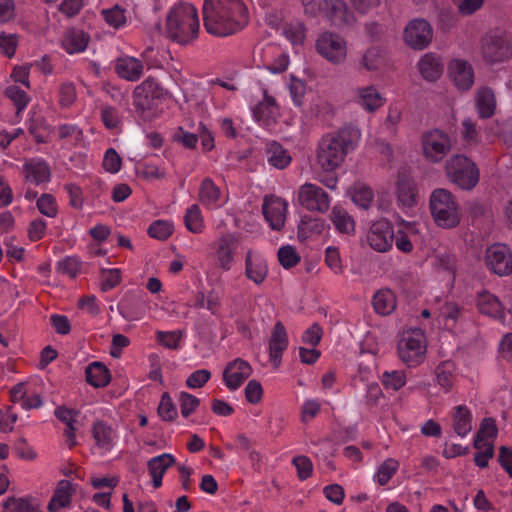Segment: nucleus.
<instances>
[{"label": "nucleus", "instance_id": "nucleus-21", "mask_svg": "<svg viewBox=\"0 0 512 512\" xmlns=\"http://www.w3.org/2000/svg\"><path fill=\"white\" fill-rule=\"evenodd\" d=\"M176 459L169 453H163L159 456L151 458L147 462V468L150 476L152 477V484L154 488H159L162 485V479L167 469L173 466Z\"/></svg>", "mask_w": 512, "mask_h": 512}, {"label": "nucleus", "instance_id": "nucleus-45", "mask_svg": "<svg viewBox=\"0 0 512 512\" xmlns=\"http://www.w3.org/2000/svg\"><path fill=\"white\" fill-rule=\"evenodd\" d=\"M157 412L163 421L171 422L176 419L178 412L170 395L167 392L163 393L157 408Z\"/></svg>", "mask_w": 512, "mask_h": 512}, {"label": "nucleus", "instance_id": "nucleus-57", "mask_svg": "<svg viewBox=\"0 0 512 512\" xmlns=\"http://www.w3.org/2000/svg\"><path fill=\"white\" fill-rule=\"evenodd\" d=\"M37 208L47 217H55L57 214V205L51 194H42L37 200Z\"/></svg>", "mask_w": 512, "mask_h": 512}, {"label": "nucleus", "instance_id": "nucleus-28", "mask_svg": "<svg viewBox=\"0 0 512 512\" xmlns=\"http://www.w3.org/2000/svg\"><path fill=\"white\" fill-rule=\"evenodd\" d=\"M87 383L95 388L107 386L111 381V373L102 362H92L85 369Z\"/></svg>", "mask_w": 512, "mask_h": 512}, {"label": "nucleus", "instance_id": "nucleus-22", "mask_svg": "<svg viewBox=\"0 0 512 512\" xmlns=\"http://www.w3.org/2000/svg\"><path fill=\"white\" fill-rule=\"evenodd\" d=\"M268 274V267L266 261L260 256H253L251 251H248L245 259V275L248 279L252 280L255 284H262Z\"/></svg>", "mask_w": 512, "mask_h": 512}, {"label": "nucleus", "instance_id": "nucleus-3", "mask_svg": "<svg viewBox=\"0 0 512 512\" xmlns=\"http://www.w3.org/2000/svg\"><path fill=\"white\" fill-rule=\"evenodd\" d=\"M199 31L196 8L189 3L174 6L166 17V36L181 45L195 40Z\"/></svg>", "mask_w": 512, "mask_h": 512}, {"label": "nucleus", "instance_id": "nucleus-12", "mask_svg": "<svg viewBox=\"0 0 512 512\" xmlns=\"http://www.w3.org/2000/svg\"><path fill=\"white\" fill-rule=\"evenodd\" d=\"M395 234L392 224L386 219L375 221L366 235L369 246L377 252H386L391 249Z\"/></svg>", "mask_w": 512, "mask_h": 512}, {"label": "nucleus", "instance_id": "nucleus-34", "mask_svg": "<svg viewBox=\"0 0 512 512\" xmlns=\"http://www.w3.org/2000/svg\"><path fill=\"white\" fill-rule=\"evenodd\" d=\"M374 310L379 315H389L396 307V297L390 289H381L373 297Z\"/></svg>", "mask_w": 512, "mask_h": 512}, {"label": "nucleus", "instance_id": "nucleus-63", "mask_svg": "<svg viewBox=\"0 0 512 512\" xmlns=\"http://www.w3.org/2000/svg\"><path fill=\"white\" fill-rule=\"evenodd\" d=\"M57 269L59 272L74 278L79 272L80 262L76 257H66L58 262Z\"/></svg>", "mask_w": 512, "mask_h": 512}, {"label": "nucleus", "instance_id": "nucleus-23", "mask_svg": "<svg viewBox=\"0 0 512 512\" xmlns=\"http://www.w3.org/2000/svg\"><path fill=\"white\" fill-rule=\"evenodd\" d=\"M115 72L123 79L137 81L143 73V64L134 57H121L116 61Z\"/></svg>", "mask_w": 512, "mask_h": 512}, {"label": "nucleus", "instance_id": "nucleus-20", "mask_svg": "<svg viewBox=\"0 0 512 512\" xmlns=\"http://www.w3.org/2000/svg\"><path fill=\"white\" fill-rule=\"evenodd\" d=\"M418 69L425 80L433 82L442 75L444 63L438 54L429 52L420 58Z\"/></svg>", "mask_w": 512, "mask_h": 512}, {"label": "nucleus", "instance_id": "nucleus-13", "mask_svg": "<svg viewBox=\"0 0 512 512\" xmlns=\"http://www.w3.org/2000/svg\"><path fill=\"white\" fill-rule=\"evenodd\" d=\"M298 200L309 211L326 212L330 205L328 194L319 186L306 183L300 187Z\"/></svg>", "mask_w": 512, "mask_h": 512}, {"label": "nucleus", "instance_id": "nucleus-30", "mask_svg": "<svg viewBox=\"0 0 512 512\" xmlns=\"http://www.w3.org/2000/svg\"><path fill=\"white\" fill-rule=\"evenodd\" d=\"M476 108L480 118L487 119L494 115L496 99L493 90L489 87H482L476 95Z\"/></svg>", "mask_w": 512, "mask_h": 512}, {"label": "nucleus", "instance_id": "nucleus-1", "mask_svg": "<svg viewBox=\"0 0 512 512\" xmlns=\"http://www.w3.org/2000/svg\"><path fill=\"white\" fill-rule=\"evenodd\" d=\"M203 19L209 34L225 37L242 30L249 17L242 0H205Z\"/></svg>", "mask_w": 512, "mask_h": 512}, {"label": "nucleus", "instance_id": "nucleus-46", "mask_svg": "<svg viewBox=\"0 0 512 512\" xmlns=\"http://www.w3.org/2000/svg\"><path fill=\"white\" fill-rule=\"evenodd\" d=\"M147 233L152 238L164 241L172 235L173 225L164 220H156L149 226Z\"/></svg>", "mask_w": 512, "mask_h": 512}, {"label": "nucleus", "instance_id": "nucleus-55", "mask_svg": "<svg viewBox=\"0 0 512 512\" xmlns=\"http://www.w3.org/2000/svg\"><path fill=\"white\" fill-rule=\"evenodd\" d=\"M285 36L293 45H302L306 37V28L304 24L298 22L290 24L285 28Z\"/></svg>", "mask_w": 512, "mask_h": 512}, {"label": "nucleus", "instance_id": "nucleus-49", "mask_svg": "<svg viewBox=\"0 0 512 512\" xmlns=\"http://www.w3.org/2000/svg\"><path fill=\"white\" fill-rule=\"evenodd\" d=\"M183 337L182 330H175L169 332L157 331L156 339L164 347L172 350H177L180 347V341Z\"/></svg>", "mask_w": 512, "mask_h": 512}, {"label": "nucleus", "instance_id": "nucleus-35", "mask_svg": "<svg viewBox=\"0 0 512 512\" xmlns=\"http://www.w3.org/2000/svg\"><path fill=\"white\" fill-rule=\"evenodd\" d=\"M71 483L68 480H61L57 489L48 504L50 512H56L60 508L65 507L70 502Z\"/></svg>", "mask_w": 512, "mask_h": 512}, {"label": "nucleus", "instance_id": "nucleus-33", "mask_svg": "<svg viewBox=\"0 0 512 512\" xmlns=\"http://www.w3.org/2000/svg\"><path fill=\"white\" fill-rule=\"evenodd\" d=\"M89 42V35L82 30L72 29L63 39V48L69 53L83 52Z\"/></svg>", "mask_w": 512, "mask_h": 512}, {"label": "nucleus", "instance_id": "nucleus-6", "mask_svg": "<svg viewBox=\"0 0 512 512\" xmlns=\"http://www.w3.org/2000/svg\"><path fill=\"white\" fill-rule=\"evenodd\" d=\"M445 174L450 182L462 190H471L479 182V169L475 162L462 154L451 156L445 163Z\"/></svg>", "mask_w": 512, "mask_h": 512}, {"label": "nucleus", "instance_id": "nucleus-14", "mask_svg": "<svg viewBox=\"0 0 512 512\" xmlns=\"http://www.w3.org/2000/svg\"><path fill=\"white\" fill-rule=\"evenodd\" d=\"M485 261L487 266L499 276L512 273V254L504 244H493L487 248Z\"/></svg>", "mask_w": 512, "mask_h": 512}, {"label": "nucleus", "instance_id": "nucleus-53", "mask_svg": "<svg viewBox=\"0 0 512 512\" xmlns=\"http://www.w3.org/2000/svg\"><path fill=\"white\" fill-rule=\"evenodd\" d=\"M179 404L182 416L187 418L196 411L200 405V399L187 392H181L179 395Z\"/></svg>", "mask_w": 512, "mask_h": 512}, {"label": "nucleus", "instance_id": "nucleus-4", "mask_svg": "<svg viewBox=\"0 0 512 512\" xmlns=\"http://www.w3.org/2000/svg\"><path fill=\"white\" fill-rule=\"evenodd\" d=\"M168 92L152 77H148L133 91V104L137 115L151 122L161 114L159 104Z\"/></svg>", "mask_w": 512, "mask_h": 512}, {"label": "nucleus", "instance_id": "nucleus-38", "mask_svg": "<svg viewBox=\"0 0 512 512\" xmlns=\"http://www.w3.org/2000/svg\"><path fill=\"white\" fill-rule=\"evenodd\" d=\"M55 416L63 423L66 424V429L64 431V435L66 437V442L70 448L76 445V437H75V427L73 419V410L68 409L66 407H58L55 410Z\"/></svg>", "mask_w": 512, "mask_h": 512}, {"label": "nucleus", "instance_id": "nucleus-43", "mask_svg": "<svg viewBox=\"0 0 512 512\" xmlns=\"http://www.w3.org/2000/svg\"><path fill=\"white\" fill-rule=\"evenodd\" d=\"M383 61L382 51L378 47L367 49L360 59V64L368 71L377 70Z\"/></svg>", "mask_w": 512, "mask_h": 512}, {"label": "nucleus", "instance_id": "nucleus-26", "mask_svg": "<svg viewBox=\"0 0 512 512\" xmlns=\"http://www.w3.org/2000/svg\"><path fill=\"white\" fill-rule=\"evenodd\" d=\"M235 241L236 239L233 234L222 235L219 239L216 257L218 265L225 271L230 270L232 267Z\"/></svg>", "mask_w": 512, "mask_h": 512}, {"label": "nucleus", "instance_id": "nucleus-16", "mask_svg": "<svg viewBox=\"0 0 512 512\" xmlns=\"http://www.w3.org/2000/svg\"><path fill=\"white\" fill-rule=\"evenodd\" d=\"M251 373L250 364L241 358H236L227 363L223 371V381L229 390L234 391L250 377Z\"/></svg>", "mask_w": 512, "mask_h": 512}, {"label": "nucleus", "instance_id": "nucleus-2", "mask_svg": "<svg viewBox=\"0 0 512 512\" xmlns=\"http://www.w3.org/2000/svg\"><path fill=\"white\" fill-rule=\"evenodd\" d=\"M360 137V130L352 125H345L323 136L316 151L317 164L326 172L336 170L356 148Z\"/></svg>", "mask_w": 512, "mask_h": 512}, {"label": "nucleus", "instance_id": "nucleus-19", "mask_svg": "<svg viewBox=\"0 0 512 512\" xmlns=\"http://www.w3.org/2000/svg\"><path fill=\"white\" fill-rule=\"evenodd\" d=\"M288 338L284 325L278 321L274 325V329L269 342V357L276 367L279 366L282 353L287 349Z\"/></svg>", "mask_w": 512, "mask_h": 512}, {"label": "nucleus", "instance_id": "nucleus-41", "mask_svg": "<svg viewBox=\"0 0 512 512\" xmlns=\"http://www.w3.org/2000/svg\"><path fill=\"white\" fill-rule=\"evenodd\" d=\"M186 228L192 233H201L203 230V219L200 208L197 204L191 205L184 216Z\"/></svg>", "mask_w": 512, "mask_h": 512}, {"label": "nucleus", "instance_id": "nucleus-8", "mask_svg": "<svg viewBox=\"0 0 512 512\" xmlns=\"http://www.w3.org/2000/svg\"><path fill=\"white\" fill-rule=\"evenodd\" d=\"M421 148L424 159L429 163H440L451 151L449 135L440 129H431L422 133Z\"/></svg>", "mask_w": 512, "mask_h": 512}, {"label": "nucleus", "instance_id": "nucleus-40", "mask_svg": "<svg viewBox=\"0 0 512 512\" xmlns=\"http://www.w3.org/2000/svg\"><path fill=\"white\" fill-rule=\"evenodd\" d=\"M4 95L14 104L17 116L20 115L30 102L28 94L16 85L8 86L4 91Z\"/></svg>", "mask_w": 512, "mask_h": 512}, {"label": "nucleus", "instance_id": "nucleus-58", "mask_svg": "<svg viewBox=\"0 0 512 512\" xmlns=\"http://www.w3.org/2000/svg\"><path fill=\"white\" fill-rule=\"evenodd\" d=\"M121 281L119 269H103L102 281L100 284L101 291L106 292L116 287Z\"/></svg>", "mask_w": 512, "mask_h": 512}, {"label": "nucleus", "instance_id": "nucleus-17", "mask_svg": "<svg viewBox=\"0 0 512 512\" xmlns=\"http://www.w3.org/2000/svg\"><path fill=\"white\" fill-rule=\"evenodd\" d=\"M324 15L336 27L351 26L356 21L344 0H324Z\"/></svg>", "mask_w": 512, "mask_h": 512}, {"label": "nucleus", "instance_id": "nucleus-64", "mask_svg": "<svg viewBox=\"0 0 512 512\" xmlns=\"http://www.w3.org/2000/svg\"><path fill=\"white\" fill-rule=\"evenodd\" d=\"M323 330L318 323H313L302 335V342L316 347L322 338Z\"/></svg>", "mask_w": 512, "mask_h": 512}, {"label": "nucleus", "instance_id": "nucleus-62", "mask_svg": "<svg viewBox=\"0 0 512 512\" xmlns=\"http://www.w3.org/2000/svg\"><path fill=\"white\" fill-rule=\"evenodd\" d=\"M263 389L258 380H250L245 387L246 400L251 404H257L261 401Z\"/></svg>", "mask_w": 512, "mask_h": 512}, {"label": "nucleus", "instance_id": "nucleus-61", "mask_svg": "<svg viewBox=\"0 0 512 512\" xmlns=\"http://www.w3.org/2000/svg\"><path fill=\"white\" fill-rule=\"evenodd\" d=\"M211 378V372L207 369H199L194 371L187 379L186 385L189 388H201L203 387Z\"/></svg>", "mask_w": 512, "mask_h": 512}, {"label": "nucleus", "instance_id": "nucleus-27", "mask_svg": "<svg viewBox=\"0 0 512 512\" xmlns=\"http://www.w3.org/2000/svg\"><path fill=\"white\" fill-rule=\"evenodd\" d=\"M27 180L39 185L50 179L51 171L48 164L42 159H31L24 164Z\"/></svg>", "mask_w": 512, "mask_h": 512}, {"label": "nucleus", "instance_id": "nucleus-36", "mask_svg": "<svg viewBox=\"0 0 512 512\" xmlns=\"http://www.w3.org/2000/svg\"><path fill=\"white\" fill-rule=\"evenodd\" d=\"M359 104L366 110L373 112L383 105V99L373 86L358 89Z\"/></svg>", "mask_w": 512, "mask_h": 512}, {"label": "nucleus", "instance_id": "nucleus-5", "mask_svg": "<svg viewBox=\"0 0 512 512\" xmlns=\"http://www.w3.org/2000/svg\"><path fill=\"white\" fill-rule=\"evenodd\" d=\"M431 215L437 226L452 229L459 225L461 212L455 196L447 189H434L429 198Z\"/></svg>", "mask_w": 512, "mask_h": 512}, {"label": "nucleus", "instance_id": "nucleus-29", "mask_svg": "<svg viewBox=\"0 0 512 512\" xmlns=\"http://www.w3.org/2000/svg\"><path fill=\"white\" fill-rule=\"evenodd\" d=\"M397 198L404 207H413L417 203V190L412 179L399 175L397 181Z\"/></svg>", "mask_w": 512, "mask_h": 512}, {"label": "nucleus", "instance_id": "nucleus-42", "mask_svg": "<svg viewBox=\"0 0 512 512\" xmlns=\"http://www.w3.org/2000/svg\"><path fill=\"white\" fill-rule=\"evenodd\" d=\"M435 375L438 384L444 388L445 391H449L452 388L454 375L453 365L450 362H443L439 364L435 369Z\"/></svg>", "mask_w": 512, "mask_h": 512}, {"label": "nucleus", "instance_id": "nucleus-10", "mask_svg": "<svg viewBox=\"0 0 512 512\" xmlns=\"http://www.w3.org/2000/svg\"><path fill=\"white\" fill-rule=\"evenodd\" d=\"M315 47L316 51L331 63L338 64L346 58V41L336 33L324 32L320 34Z\"/></svg>", "mask_w": 512, "mask_h": 512}, {"label": "nucleus", "instance_id": "nucleus-47", "mask_svg": "<svg viewBox=\"0 0 512 512\" xmlns=\"http://www.w3.org/2000/svg\"><path fill=\"white\" fill-rule=\"evenodd\" d=\"M399 463L392 458L386 459L378 468L375 478L379 485L383 486L388 483L392 476L396 473Z\"/></svg>", "mask_w": 512, "mask_h": 512}, {"label": "nucleus", "instance_id": "nucleus-9", "mask_svg": "<svg viewBox=\"0 0 512 512\" xmlns=\"http://www.w3.org/2000/svg\"><path fill=\"white\" fill-rule=\"evenodd\" d=\"M481 55L486 64L495 65L512 56L509 40L501 31H491L481 39Z\"/></svg>", "mask_w": 512, "mask_h": 512}, {"label": "nucleus", "instance_id": "nucleus-37", "mask_svg": "<svg viewBox=\"0 0 512 512\" xmlns=\"http://www.w3.org/2000/svg\"><path fill=\"white\" fill-rule=\"evenodd\" d=\"M268 163L277 169L286 168L292 158L289 153L277 142H273L267 149Z\"/></svg>", "mask_w": 512, "mask_h": 512}, {"label": "nucleus", "instance_id": "nucleus-59", "mask_svg": "<svg viewBox=\"0 0 512 512\" xmlns=\"http://www.w3.org/2000/svg\"><path fill=\"white\" fill-rule=\"evenodd\" d=\"M325 263L335 274L343 273L340 253L336 247L329 246L326 249Z\"/></svg>", "mask_w": 512, "mask_h": 512}, {"label": "nucleus", "instance_id": "nucleus-32", "mask_svg": "<svg viewBox=\"0 0 512 512\" xmlns=\"http://www.w3.org/2000/svg\"><path fill=\"white\" fill-rule=\"evenodd\" d=\"M477 307L482 314L498 318L503 317V306L498 298L489 293H480L477 300Z\"/></svg>", "mask_w": 512, "mask_h": 512}, {"label": "nucleus", "instance_id": "nucleus-44", "mask_svg": "<svg viewBox=\"0 0 512 512\" xmlns=\"http://www.w3.org/2000/svg\"><path fill=\"white\" fill-rule=\"evenodd\" d=\"M92 434L99 447L108 446L113 439V431L111 427L102 421L96 422L93 425Z\"/></svg>", "mask_w": 512, "mask_h": 512}, {"label": "nucleus", "instance_id": "nucleus-51", "mask_svg": "<svg viewBox=\"0 0 512 512\" xmlns=\"http://www.w3.org/2000/svg\"><path fill=\"white\" fill-rule=\"evenodd\" d=\"M373 199L372 190L364 185L355 186L352 191V201L359 207L363 209H368L370 207L371 201Z\"/></svg>", "mask_w": 512, "mask_h": 512}, {"label": "nucleus", "instance_id": "nucleus-54", "mask_svg": "<svg viewBox=\"0 0 512 512\" xmlns=\"http://www.w3.org/2000/svg\"><path fill=\"white\" fill-rule=\"evenodd\" d=\"M102 15L105 21L114 28H119L126 23L125 10L118 5L102 10Z\"/></svg>", "mask_w": 512, "mask_h": 512}, {"label": "nucleus", "instance_id": "nucleus-56", "mask_svg": "<svg viewBox=\"0 0 512 512\" xmlns=\"http://www.w3.org/2000/svg\"><path fill=\"white\" fill-rule=\"evenodd\" d=\"M293 465L297 469V475L300 480H306L312 475L313 464L307 456H296L292 460Z\"/></svg>", "mask_w": 512, "mask_h": 512}, {"label": "nucleus", "instance_id": "nucleus-7", "mask_svg": "<svg viewBox=\"0 0 512 512\" xmlns=\"http://www.w3.org/2000/svg\"><path fill=\"white\" fill-rule=\"evenodd\" d=\"M400 359L408 366L415 367L424 361L426 354L425 336L420 329L406 331L398 341Z\"/></svg>", "mask_w": 512, "mask_h": 512}, {"label": "nucleus", "instance_id": "nucleus-25", "mask_svg": "<svg viewBox=\"0 0 512 512\" xmlns=\"http://www.w3.org/2000/svg\"><path fill=\"white\" fill-rule=\"evenodd\" d=\"M451 418L453 430L458 436L465 437L471 432L473 416L467 406L458 405L454 407Z\"/></svg>", "mask_w": 512, "mask_h": 512}, {"label": "nucleus", "instance_id": "nucleus-48", "mask_svg": "<svg viewBox=\"0 0 512 512\" xmlns=\"http://www.w3.org/2000/svg\"><path fill=\"white\" fill-rule=\"evenodd\" d=\"M406 383V375L404 371L393 370L385 371L382 375V384L386 389L394 391L402 388Z\"/></svg>", "mask_w": 512, "mask_h": 512}, {"label": "nucleus", "instance_id": "nucleus-50", "mask_svg": "<svg viewBox=\"0 0 512 512\" xmlns=\"http://www.w3.org/2000/svg\"><path fill=\"white\" fill-rule=\"evenodd\" d=\"M101 120L104 126L109 130H115L121 126L120 113L112 106H104L101 108Z\"/></svg>", "mask_w": 512, "mask_h": 512}, {"label": "nucleus", "instance_id": "nucleus-11", "mask_svg": "<svg viewBox=\"0 0 512 512\" xmlns=\"http://www.w3.org/2000/svg\"><path fill=\"white\" fill-rule=\"evenodd\" d=\"M403 37L411 49L423 50L432 42L433 28L427 20L415 18L406 25Z\"/></svg>", "mask_w": 512, "mask_h": 512}, {"label": "nucleus", "instance_id": "nucleus-60", "mask_svg": "<svg viewBox=\"0 0 512 512\" xmlns=\"http://www.w3.org/2000/svg\"><path fill=\"white\" fill-rule=\"evenodd\" d=\"M122 160L115 149L109 148L103 159V168L110 173H117L121 168Z\"/></svg>", "mask_w": 512, "mask_h": 512}, {"label": "nucleus", "instance_id": "nucleus-18", "mask_svg": "<svg viewBox=\"0 0 512 512\" xmlns=\"http://www.w3.org/2000/svg\"><path fill=\"white\" fill-rule=\"evenodd\" d=\"M450 77L459 90L467 91L474 83V71L469 62L454 59L449 65Z\"/></svg>", "mask_w": 512, "mask_h": 512}, {"label": "nucleus", "instance_id": "nucleus-24", "mask_svg": "<svg viewBox=\"0 0 512 512\" xmlns=\"http://www.w3.org/2000/svg\"><path fill=\"white\" fill-rule=\"evenodd\" d=\"M264 98L261 102H259L253 108V116L257 122H263L266 125H269L272 121L275 120V114L278 110V105L273 96L268 94L267 89L263 90Z\"/></svg>", "mask_w": 512, "mask_h": 512}, {"label": "nucleus", "instance_id": "nucleus-31", "mask_svg": "<svg viewBox=\"0 0 512 512\" xmlns=\"http://www.w3.org/2000/svg\"><path fill=\"white\" fill-rule=\"evenodd\" d=\"M330 219L339 233L346 235H353L355 233V221L344 208L334 206Z\"/></svg>", "mask_w": 512, "mask_h": 512}, {"label": "nucleus", "instance_id": "nucleus-15", "mask_svg": "<svg viewBox=\"0 0 512 512\" xmlns=\"http://www.w3.org/2000/svg\"><path fill=\"white\" fill-rule=\"evenodd\" d=\"M263 215L270 227L274 230H280L285 223L287 202L276 196H265L262 205Z\"/></svg>", "mask_w": 512, "mask_h": 512}, {"label": "nucleus", "instance_id": "nucleus-52", "mask_svg": "<svg viewBox=\"0 0 512 512\" xmlns=\"http://www.w3.org/2000/svg\"><path fill=\"white\" fill-rule=\"evenodd\" d=\"M278 260L285 269H289L299 263L300 256L294 247L287 245L278 250Z\"/></svg>", "mask_w": 512, "mask_h": 512}, {"label": "nucleus", "instance_id": "nucleus-39", "mask_svg": "<svg viewBox=\"0 0 512 512\" xmlns=\"http://www.w3.org/2000/svg\"><path fill=\"white\" fill-rule=\"evenodd\" d=\"M220 189L215 185L213 180L206 177L202 180L199 188V200L203 205H212L220 198Z\"/></svg>", "mask_w": 512, "mask_h": 512}]
</instances>
